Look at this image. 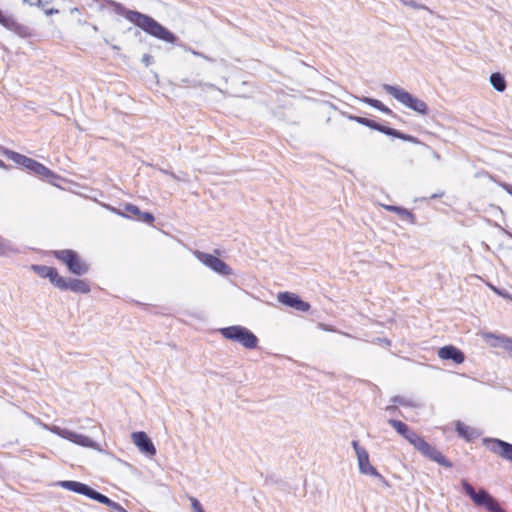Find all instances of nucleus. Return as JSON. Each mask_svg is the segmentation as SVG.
I'll return each mask as SVG.
<instances>
[{"label": "nucleus", "instance_id": "nucleus-28", "mask_svg": "<svg viewBox=\"0 0 512 512\" xmlns=\"http://www.w3.org/2000/svg\"><path fill=\"white\" fill-rule=\"evenodd\" d=\"M15 251L11 243L0 236V256H6Z\"/></svg>", "mask_w": 512, "mask_h": 512}, {"label": "nucleus", "instance_id": "nucleus-29", "mask_svg": "<svg viewBox=\"0 0 512 512\" xmlns=\"http://www.w3.org/2000/svg\"><path fill=\"white\" fill-rule=\"evenodd\" d=\"M391 402L394 404H399L406 407H416L417 404L410 398H406L403 396H394L391 398Z\"/></svg>", "mask_w": 512, "mask_h": 512}, {"label": "nucleus", "instance_id": "nucleus-46", "mask_svg": "<svg viewBox=\"0 0 512 512\" xmlns=\"http://www.w3.org/2000/svg\"><path fill=\"white\" fill-rule=\"evenodd\" d=\"M192 53H193L194 55H196V56H202V54H201V53H199V52H197V51H192Z\"/></svg>", "mask_w": 512, "mask_h": 512}, {"label": "nucleus", "instance_id": "nucleus-9", "mask_svg": "<svg viewBox=\"0 0 512 512\" xmlns=\"http://www.w3.org/2000/svg\"><path fill=\"white\" fill-rule=\"evenodd\" d=\"M348 118L352 121H355V122L361 124V125H364L371 129L377 130L385 135L393 136L395 138H398V139H401L404 141L416 142L415 137L408 135V134H404L394 128H390V127L381 125V124L375 122L374 120H371V119H368L365 117H360V116H353V115H349Z\"/></svg>", "mask_w": 512, "mask_h": 512}, {"label": "nucleus", "instance_id": "nucleus-27", "mask_svg": "<svg viewBox=\"0 0 512 512\" xmlns=\"http://www.w3.org/2000/svg\"><path fill=\"white\" fill-rule=\"evenodd\" d=\"M54 0H39L38 4L36 7L40 8L41 10H43V12L46 14V15H53V14H58L59 13V10L58 9H55L53 7L50 6V4L53 2Z\"/></svg>", "mask_w": 512, "mask_h": 512}, {"label": "nucleus", "instance_id": "nucleus-5", "mask_svg": "<svg viewBox=\"0 0 512 512\" xmlns=\"http://www.w3.org/2000/svg\"><path fill=\"white\" fill-rule=\"evenodd\" d=\"M219 332L225 339L239 343L246 349H255L258 346L257 336L244 326H228L220 328Z\"/></svg>", "mask_w": 512, "mask_h": 512}, {"label": "nucleus", "instance_id": "nucleus-19", "mask_svg": "<svg viewBox=\"0 0 512 512\" xmlns=\"http://www.w3.org/2000/svg\"><path fill=\"white\" fill-rule=\"evenodd\" d=\"M31 269L41 278H48L49 281L57 288L58 279H61L58 271L54 267L46 266V265H38L34 264L31 266Z\"/></svg>", "mask_w": 512, "mask_h": 512}, {"label": "nucleus", "instance_id": "nucleus-8", "mask_svg": "<svg viewBox=\"0 0 512 512\" xmlns=\"http://www.w3.org/2000/svg\"><path fill=\"white\" fill-rule=\"evenodd\" d=\"M40 425L42 428L50 431L51 433L58 435L59 437L66 439L76 445L86 447V448H92L96 450H100L98 444L93 441L88 436H85L83 434L76 433L74 431H71L69 429L61 428L56 425H48L45 423H41Z\"/></svg>", "mask_w": 512, "mask_h": 512}, {"label": "nucleus", "instance_id": "nucleus-12", "mask_svg": "<svg viewBox=\"0 0 512 512\" xmlns=\"http://www.w3.org/2000/svg\"><path fill=\"white\" fill-rule=\"evenodd\" d=\"M351 444L357 457L359 472L367 476L377 474V469L370 463L369 453L366 448L361 446L357 440H353Z\"/></svg>", "mask_w": 512, "mask_h": 512}, {"label": "nucleus", "instance_id": "nucleus-25", "mask_svg": "<svg viewBox=\"0 0 512 512\" xmlns=\"http://www.w3.org/2000/svg\"><path fill=\"white\" fill-rule=\"evenodd\" d=\"M98 502L102 503L104 505H107L114 512H128L122 505H120L119 503L111 500L109 497H107L104 494H101V496L98 499Z\"/></svg>", "mask_w": 512, "mask_h": 512}, {"label": "nucleus", "instance_id": "nucleus-49", "mask_svg": "<svg viewBox=\"0 0 512 512\" xmlns=\"http://www.w3.org/2000/svg\"><path fill=\"white\" fill-rule=\"evenodd\" d=\"M341 334L347 336V337H350V335L348 333H344V332H341Z\"/></svg>", "mask_w": 512, "mask_h": 512}, {"label": "nucleus", "instance_id": "nucleus-43", "mask_svg": "<svg viewBox=\"0 0 512 512\" xmlns=\"http://www.w3.org/2000/svg\"><path fill=\"white\" fill-rule=\"evenodd\" d=\"M101 206L104 207L105 209L109 210L110 212H111V209H113V206L106 204V203H101Z\"/></svg>", "mask_w": 512, "mask_h": 512}, {"label": "nucleus", "instance_id": "nucleus-11", "mask_svg": "<svg viewBox=\"0 0 512 512\" xmlns=\"http://www.w3.org/2000/svg\"><path fill=\"white\" fill-rule=\"evenodd\" d=\"M483 445L493 454L503 460L512 462V444L498 438L486 437L482 440Z\"/></svg>", "mask_w": 512, "mask_h": 512}, {"label": "nucleus", "instance_id": "nucleus-42", "mask_svg": "<svg viewBox=\"0 0 512 512\" xmlns=\"http://www.w3.org/2000/svg\"><path fill=\"white\" fill-rule=\"evenodd\" d=\"M502 187L510 194L512 195V185L504 183Z\"/></svg>", "mask_w": 512, "mask_h": 512}, {"label": "nucleus", "instance_id": "nucleus-15", "mask_svg": "<svg viewBox=\"0 0 512 512\" xmlns=\"http://www.w3.org/2000/svg\"><path fill=\"white\" fill-rule=\"evenodd\" d=\"M59 485L64 489H67L69 491H72V492H75V493H78L81 495H85L88 498L93 499L95 501H98L99 497L101 496V493H99L98 491H96V490L92 489L91 487H89L88 485L78 482V481H72V480L61 481L59 483Z\"/></svg>", "mask_w": 512, "mask_h": 512}, {"label": "nucleus", "instance_id": "nucleus-18", "mask_svg": "<svg viewBox=\"0 0 512 512\" xmlns=\"http://www.w3.org/2000/svg\"><path fill=\"white\" fill-rule=\"evenodd\" d=\"M438 357L443 360H452L456 364H461L465 360L464 353L453 345H447L439 349Z\"/></svg>", "mask_w": 512, "mask_h": 512}, {"label": "nucleus", "instance_id": "nucleus-40", "mask_svg": "<svg viewBox=\"0 0 512 512\" xmlns=\"http://www.w3.org/2000/svg\"><path fill=\"white\" fill-rule=\"evenodd\" d=\"M111 212L114 213V214H117L119 216H122V217H129L123 211H121L120 209H117L115 207H113V209H111Z\"/></svg>", "mask_w": 512, "mask_h": 512}, {"label": "nucleus", "instance_id": "nucleus-38", "mask_svg": "<svg viewBox=\"0 0 512 512\" xmlns=\"http://www.w3.org/2000/svg\"><path fill=\"white\" fill-rule=\"evenodd\" d=\"M317 326L319 329L324 330V331L337 332V330L333 326L325 324V323H318Z\"/></svg>", "mask_w": 512, "mask_h": 512}, {"label": "nucleus", "instance_id": "nucleus-34", "mask_svg": "<svg viewBox=\"0 0 512 512\" xmlns=\"http://www.w3.org/2000/svg\"><path fill=\"white\" fill-rule=\"evenodd\" d=\"M190 502L194 512H205L198 499H196L195 497H190Z\"/></svg>", "mask_w": 512, "mask_h": 512}, {"label": "nucleus", "instance_id": "nucleus-35", "mask_svg": "<svg viewBox=\"0 0 512 512\" xmlns=\"http://www.w3.org/2000/svg\"><path fill=\"white\" fill-rule=\"evenodd\" d=\"M159 170L161 173H163L165 175H169L171 178H173L176 181H184L185 180V178L176 175L174 172H172L170 170H166V169H159Z\"/></svg>", "mask_w": 512, "mask_h": 512}, {"label": "nucleus", "instance_id": "nucleus-45", "mask_svg": "<svg viewBox=\"0 0 512 512\" xmlns=\"http://www.w3.org/2000/svg\"><path fill=\"white\" fill-rule=\"evenodd\" d=\"M433 155H434L435 159L440 160V155L437 152H434Z\"/></svg>", "mask_w": 512, "mask_h": 512}, {"label": "nucleus", "instance_id": "nucleus-3", "mask_svg": "<svg viewBox=\"0 0 512 512\" xmlns=\"http://www.w3.org/2000/svg\"><path fill=\"white\" fill-rule=\"evenodd\" d=\"M7 157L15 164L24 167L30 173L38 176L40 179L46 180L49 183L56 185L55 180L60 179V176L55 174L52 170L41 164L40 162L29 158L25 155L14 151H7Z\"/></svg>", "mask_w": 512, "mask_h": 512}, {"label": "nucleus", "instance_id": "nucleus-2", "mask_svg": "<svg viewBox=\"0 0 512 512\" xmlns=\"http://www.w3.org/2000/svg\"><path fill=\"white\" fill-rule=\"evenodd\" d=\"M388 424L392 426L398 434L405 438L414 448L424 457L438 463L441 466L451 468L452 463L434 446L430 445L419 436L415 431L411 430L404 422L396 419H389Z\"/></svg>", "mask_w": 512, "mask_h": 512}, {"label": "nucleus", "instance_id": "nucleus-21", "mask_svg": "<svg viewBox=\"0 0 512 512\" xmlns=\"http://www.w3.org/2000/svg\"><path fill=\"white\" fill-rule=\"evenodd\" d=\"M383 207L389 212H394L398 214L400 219H402L403 221H407L410 224H416V216L406 208L395 205H383Z\"/></svg>", "mask_w": 512, "mask_h": 512}, {"label": "nucleus", "instance_id": "nucleus-1", "mask_svg": "<svg viewBox=\"0 0 512 512\" xmlns=\"http://www.w3.org/2000/svg\"><path fill=\"white\" fill-rule=\"evenodd\" d=\"M115 11L123 15L128 21L141 28L147 34L167 43H174L176 36L154 18L138 11L128 10L114 0H106Z\"/></svg>", "mask_w": 512, "mask_h": 512}, {"label": "nucleus", "instance_id": "nucleus-33", "mask_svg": "<svg viewBox=\"0 0 512 512\" xmlns=\"http://www.w3.org/2000/svg\"><path fill=\"white\" fill-rule=\"evenodd\" d=\"M124 210L127 213L131 214V216H135V217H137L138 214H141L140 209L136 205H133V204H130V203L125 204Z\"/></svg>", "mask_w": 512, "mask_h": 512}, {"label": "nucleus", "instance_id": "nucleus-7", "mask_svg": "<svg viewBox=\"0 0 512 512\" xmlns=\"http://www.w3.org/2000/svg\"><path fill=\"white\" fill-rule=\"evenodd\" d=\"M54 257L64 263L68 271L76 276H83L89 271V264L84 261L76 251L71 249L56 250Z\"/></svg>", "mask_w": 512, "mask_h": 512}, {"label": "nucleus", "instance_id": "nucleus-39", "mask_svg": "<svg viewBox=\"0 0 512 512\" xmlns=\"http://www.w3.org/2000/svg\"><path fill=\"white\" fill-rule=\"evenodd\" d=\"M385 410H386L387 412L391 413V414H394L395 412H397V411H398V408H397V406H396L395 404H393V405H388V406L385 408Z\"/></svg>", "mask_w": 512, "mask_h": 512}, {"label": "nucleus", "instance_id": "nucleus-44", "mask_svg": "<svg viewBox=\"0 0 512 512\" xmlns=\"http://www.w3.org/2000/svg\"><path fill=\"white\" fill-rule=\"evenodd\" d=\"M443 195V193H440V194H433L431 196L432 199H435V198H438V197H441Z\"/></svg>", "mask_w": 512, "mask_h": 512}, {"label": "nucleus", "instance_id": "nucleus-32", "mask_svg": "<svg viewBox=\"0 0 512 512\" xmlns=\"http://www.w3.org/2000/svg\"><path fill=\"white\" fill-rule=\"evenodd\" d=\"M138 220L147 224H152L155 220L154 216L149 212H141L137 216Z\"/></svg>", "mask_w": 512, "mask_h": 512}, {"label": "nucleus", "instance_id": "nucleus-47", "mask_svg": "<svg viewBox=\"0 0 512 512\" xmlns=\"http://www.w3.org/2000/svg\"><path fill=\"white\" fill-rule=\"evenodd\" d=\"M143 60H144L145 62H148V56H147V55H145V56H144V58H143Z\"/></svg>", "mask_w": 512, "mask_h": 512}, {"label": "nucleus", "instance_id": "nucleus-24", "mask_svg": "<svg viewBox=\"0 0 512 512\" xmlns=\"http://www.w3.org/2000/svg\"><path fill=\"white\" fill-rule=\"evenodd\" d=\"M362 101L368 105H370L371 107L381 111L382 113H385L387 115H393V111L385 106L380 100L378 99H374V98H369V97H364L362 98Z\"/></svg>", "mask_w": 512, "mask_h": 512}, {"label": "nucleus", "instance_id": "nucleus-36", "mask_svg": "<svg viewBox=\"0 0 512 512\" xmlns=\"http://www.w3.org/2000/svg\"><path fill=\"white\" fill-rule=\"evenodd\" d=\"M493 291L498 294L499 296L503 297V298H506V299H509V300H512V295L509 294L507 291L505 290H500L496 287H492Z\"/></svg>", "mask_w": 512, "mask_h": 512}, {"label": "nucleus", "instance_id": "nucleus-10", "mask_svg": "<svg viewBox=\"0 0 512 512\" xmlns=\"http://www.w3.org/2000/svg\"><path fill=\"white\" fill-rule=\"evenodd\" d=\"M193 255L196 257L197 260H199L203 265L210 268L215 273L222 275V276H229L233 273L232 268L226 264L223 260L220 258L205 253L199 250L193 251Z\"/></svg>", "mask_w": 512, "mask_h": 512}, {"label": "nucleus", "instance_id": "nucleus-6", "mask_svg": "<svg viewBox=\"0 0 512 512\" xmlns=\"http://www.w3.org/2000/svg\"><path fill=\"white\" fill-rule=\"evenodd\" d=\"M461 484L463 491L471 498L477 507H484L488 512H506L498 501L485 489L481 488L476 491L467 480H462Z\"/></svg>", "mask_w": 512, "mask_h": 512}, {"label": "nucleus", "instance_id": "nucleus-31", "mask_svg": "<svg viewBox=\"0 0 512 512\" xmlns=\"http://www.w3.org/2000/svg\"><path fill=\"white\" fill-rule=\"evenodd\" d=\"M292 308L301 311V312H307L310 309V304L308 302L303 301L299 297L296 299L294 305Z\"/></svg>", "mask_w": 512, "mask_h": 512}, {"label": "nucleus", "instance_id": "nucleus-23", "mask_svg": "<svg viewBox=\"0 0 512 512\" xmlns=\"http://www.w3.org/2000/svg\"><path fill=\"white\" fill-rule=\"evenodd\" d=\"M490 83L493 86V88L498 92H503L506 90V87H507L506 80H505L504 76L499 72L491 74Z\"/></svg>", "mask_w": 512, "mask_h": 512}, {"label": "nucleus", "instance_id": "nucleus-48", "mask_svg": "<svg viewBox=\"0 0 512 512\" xmlns=\"http://www.w3.org/2000/svg\"><path fill=\"white\" fill-rule=\"evenodd\" d=\"M76 11H78V9H77V8H73V9L71 10V12H72V13H76Z\"/></svg>", "mask_w": 512, "mask_h": 512}, {"label": "nucleus", "instance_id": "nucleus-14", "mask_svg": "<svg viewBox=\"0 0 512 512\" xmlns=\"http://www.w3.org/2000/svg\"><path fill=\"white\" fill-rule=\"evenodd\" d=\"M58 283L57 288L62 291L69 290L79 294H88L91 291L90 284L86 279L65 278L61 276V279H58Z\"/></svg>", "mask_w": 512, "mask_h": 512}, {"label": "nucleus", "instance_id": "nucleus-41", "mask_svg": "<svg viewBox=\"0 0 512 512\" xmlns=\"http://www.w3.org/2000/svg\"><path fill=\"white\" fill-rule=\"evenodd\" d=\"M24 3L30 5V6H37L39 0H22Z\"/></svg>", "mask_w": 512, "mask_h": 512}, {"label": "nucleus", "instance_id": "nucleus-4", "mask_svg": "<svg viewBox=\"0 0 512 512\" xmlns=\"http://www.w3.org/2000/svg\"><path fill=\"white\" fill-rule=\"evenodd\" d=\"M383 89L387 94L392 96L394 99H396L399 103H401L403 106L417 112L420 115L426 116L429 113L428 105L421 99L415 97L411 93L407 92L406 90L390 85V84H384Z\"/></svg>", "mask_w": 512, "mask_h": 512}, {"label": "nucleus", "instance_id": "nucleus-37", "mask_svg": "<svg viewBox=\"0 0 512 512\" xmlns=\"http://www.w3.org/2000/svg\"><path fill=\"white\" fill-rule=\"evenodd\" d=\"M371 477L377 478L379 480V482L385 487L390 486L388 480L382 474H380L378 471H377V474L371 475Z\"/></svg>", "mask_w": 512, "mask_h": 512}, {"label": "nucleus", "instance_id": "nucleus-26", "mask_svg": "<svg viewBox=\"0 0 512 512\" xmlns=\"http://www.w3.org/2000/svg\"><path fill=\"white\" fill-rule=\"evenodd\" d=\"M298 296L291 292H280L277 295V299L280 303L292 307Z\"/></svg>", "mask_w": 512, "mask_h": 512}, {"label": "nucleus", "instance_id": "nucleus-20", "mask_svg": "<svg viewBox=\"0 0 512 512\" xmlns=\"http://www.w3.org/2000/svg\"><path fill=\"white\" fill-rule=\"evenodd\" d=\"M455 430L460 437H462L468 442L473 441L474 439L478 438L481 435L480 431L464 424L461 421L456 422Z\"/></svg>", "mask_w": 512, "mask_h": 512}, {"label": "nucleus", "instance_id": "nucleus-30", "mask_svg": "<svg viewBox=\"0 0 512 512\" xmlns=\"http://www.w3.org/2000/svg\"><path fill=\"white\" fill-rule=\"evenodd\" d=\"M403 5L405 6H409L413 9H421V10H426L428 11L429 13H432V11L425 5L423 4H420L418 2H416L415 0H399Z\"/></svg>", "mask_w": 512, "mask_h": 512}, {"label": "nucleus", "instance_id": "nucleus-16", "mask_svg": "<svg viewBox=\"0 0 512 512\" xmlns=\"http://www.w3.org/2000/svg\"><path fill=\"white\" fill-rule=\"evenodd\" d=\"M59 485L64 489H67L69 491H72V492H75V493H78L81 495H85L88 498L93 499L95 501H98L99 497L101 496V493H99L98 491H96V490L92 489L91 487H89L88 485L78 482V481H72V480L61 481L59 483Z\"/></svg>", "mask_w": 512, "mask_h": 512}, {"label": "nucleus", "instance_id": "nucleus-22", "mask_svg": "<svg viewBox=\"0 0 512 512\" xmlns=\"http://www.w3.org/2000/svg\"><path fill=\"white\" fill-rule=\"evenodd\" d=\"M487 339H492V346H500L512 354V338L505 336H496L494 334H487Z\"/></svg>", "mask_w": 512, "mask_h": 512}, {"label": "nucleus", "instance_id": "nucleus-17", "mask_svg": "<svg viewBox=\"0 0 512 512\" xmlns=\"http://www.w3.org/2000/svg\"><path fill=\"white\" fill-rule=\"evenodd\" d=\"M131 437H132L133 443L146 456L153 457L156 455V448H155L152 440L148 437V435L145 432H143V431L133 432Z\"/></svg>", "mask_w": 512, "mask_h": 512}, {"label": "nucleus", "instance_id": "nucleus-13", "mask_svg": "<svg viewBox=\"0 0 512 512\" xmlns=\"http://www.w3.org/2000/svg\"><path fill=\"white\" fill-rule=\"evenodd\" d=\"M0 24L9 31H12L16 35L22 38H28L32 35L31 29L18 22L14 15L5 13L0 10Z\"/></svg>", "mask_w": 512, "mask_h": 512}, {"label": "nucleus", "instance_id": "nucleus-50", "mask_svg": "<svg viewBox=\"0 0 512 512\" xmlns=\"http://www.w3.org/2000/svg\"><path fill=\"white\" fill-rule=\"evenodd\" d=\"M3 165H4V164H3V161H2V160H0V166H3Z\"/></svg>", "mask_w": 512, "mask_h": 512}]
</instances>
